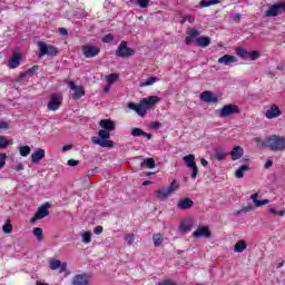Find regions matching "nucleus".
Listing matches in <instances>:
<instances>
[{
	"label": "nucleus",
	"instance_id": "nucleus-1",
	"mask_svg": "<svg viewBox=\"0 0 285 285\" xmlns=\"http://www.w3.org/2000/svg\"><path fill=\"white\" fill-rule=\"evenodd\" d=\"M99 126L102 129L98 131V137H91V141L96 146H100V148H115V141L108 140L110 139V132L116 128L115 121L111 119H102L100 120Z\"/></svg>",
	"mask_w": 285,
	"mask_h": 285
},
{
	"label": "nucleus",
	"instance_id": "nucleus-2",
	"mask_svg": "<svg viewBox=\"0 0 285 285\" xmlns=\"http://www.w3.org/2000/svg\"><path fill=\"white\" fill-rule=\"evenodd\" d=\"M159 101H161V98L157 96H149L148 98L141 99L138 105L135 102H128L127 108L137 112L139 117H146V115H148V110L155 108Z\"/></svg>",
	"mask_w": 285,
	"mask_h": 285
},
{
	"label": "nucleus",
	"instance_id": "nucleus-3",
	"mask_svg": "<svg viewBox=\"0 0 285 285\" xmlns=\"http://www.w3.org/2000/svg\"><path fill=\"white\" fill-rule=\"evenodd\" d=\"M265 148L273 150L274 153H282L285 150V137L279 135H272L263 142Z\"/></svg>",
	"mask_w": 285,
	"mask_h": 285
},
{
	"label": "nucleus",
	"instance_id": "nucleus-4",
	"mask_svg": "<svg viewBox=\"0 0 285 285\" xmlns=\"http://www.w3.org/2000/svg\"><path fill=\"white\" fill-rule=\"evenodd\" d=\"M135 49L129 48L128 42L122 40L116 50V57L120 59H130V57H135Z\"/></svg>",
	"mask_w": 285,
	"mask_h": 285
},
{
	"label": "nucleus",
	"instance_id": "nucleus-5",
	"mask_svg": "<svg viewBox=\"0 0 285 285\" xmlns=\"http://www.w3.org/2000/svg\"><path fill=\"white\" fill-rule=\"evenodd\" d=\"M39 57H57L59 55V48L55 46H47L46 42H39Z\"/></svg>",
	"mask_w": 285,
	"mask_h": 285
},
{
	"label": "nucleus",
	"instance_id": "nucleus-6",
	"mask_svg": "<svg viewBox=\"0 0 285 285\" xmlns=\"http://www.w3.org/2000/svg\"><path fill=\"white\" fill-rule=\"evenodd\" d=\"M81 52L86 59H95V57L99 56L101 49L92 45H83L81 46Z\"/></svg>",
	"mask_w": 285,
	"mask_h": 285
},
{
	"label": "nucleus",
	"instance_id": "nucleus-7",
	"mask_svg": "<svg viewBox=\"0 0 285 285\" xmlns=\"http://www.w3.org/2000/svg\"><path fill=\"white\" fill-rule=\"evenodd\" d=\"M230 115H239V106H237V105H225L220 109L218 117H220V119H224L226 117H230Z\"/></svg>",
	"mask_w": 285,
	"mask_h": 285
},
{
	"label": "nucleus",
	"instance_id": "nucleus-8",
	"mask_svg": "<svg viewBox=\"0 0 285 285\" xmlns=\"http://www.w3.org/2000/svg\"><path fill=\"white\" fill-rule=\"evenodd\" d=\"M282 12H285V2L272 4L266 11L265 17H279Z\"/></svg>",
	"mask_w": 285,
	"mask_h": 285
},
{
	"label": "nucleus",
	"instance_id": "nucleus-9",
	"mask_svg": "<svg viewBox=\"0 0 285 285\" xmlns=\"http://www.w3.org/2000/svg\"><path fill=\"white\" fill-rule=\"evenodd\" d=\"M48 208H50V203H46L45 205L40 206L35 216L31 217V224H35V222L39 219H43V217H48V215H50V210H48Z\"/></svg>",
	"mask_w": 285,
	"mask_h": 285
},
{
	"label": "nucleus",
	"instance_id": "nucleus-10",
	"mask_svg": "<svg viewBox=\"0 0 285 285\" xmlns=\"http://www.w3.org/2000/svg\"><path fill=\"white\" fill-rule=\"evenodd\" d=\"M70 90H73V94H72V99L75 101L81 99V97H85L86 96V90L83 89V87L81 86H77V83H75V81H70L68 83Z\"/></svg>",
	"mask_w": 285,
	"mask_h": 285
},
{
	"label": "nucleus",
	"instance_id": "nucleus-11",
	"mask_svg": "<svg viewBox=\"0 0 285 285\" xmlns=\"http://www.w3.org/2000/svg\"><path fill=\"white\" fill-rule=\"evenodd\" d=\"M49 268L51 271H58L60 273H66L68 271V263H61V261L53 258L49 262Z\"/></svg>",
	"mask_w": 285,
	"mask_h": 285
},
{
	"label": "nucleus",
	"instance_id": "nucleus-12",
	"mask_svg": "<svg viewBox=\"0 0 285 285\" xmlns=\"http://www.w3.org/2000/svg\"><path fill=\"white\" fill-rule=\"evenodd\" d=\"M72 285H89L90 284V276L86 273L76 274L71 281Z\"/></svg>",
	"mask_w": 285,
	"mask_h": 285
},
{
	"label": "nucleus",
	"instance_id": "nucleus-13",
	"mask_svg": "<svg viewBox=\"0 0 285 285\" xmlns=\"http://www.w3.org/2000/svg\"><path fill=\"white\" fill-rule=\"evenodd\" d=\"M210 235L212 233L208 226H200L193 233V237H195L196 239H199V237H205L206 239H208Z\"/></svg>",
	"mask_w": 285,
	"mask_h": 285
},
{
	"label": "nucleus",
	"instance_id": "nucleus-14",
	"mask_svg": "<svg viewBox=\"0 0 285 285\" xmlns=\"http://www.w3.org/2000/svg\"><path fill=\"white\" fill-rule=\"evenodd\" d=\"M282 115V110L277 105H272L269 109L265 112L267 119H277Z\"/></svg>",
	"mask_w": 285,
	"mask_h": 285
},
{
	"label": "nucleus",
	"instance_id": "nucleus-15",
	"mask_svg": "<svg viewBox=\"0 0 285 285\" xmlns=\"http://www.w3.org/2000/svg\"><path fill=\"white\" fill-rule=\"evenodd\" d=\"M200 101L205 104H217V96H214L213 91L205 90L200 94Z\"/></svg>",
	"mask_w": 285,
	"mask_h": 285
},
{
	"label": "nucleus",
	"instance_id": "nucleus-16",
	"mask_svg": "<svg viewBox=\"0 0 285 285\" xmlns=\"http://www.w3.org/2000/svg\"><path fill=\"white\" fill-rule=\"evenodd\" d=\"M193 206H195V202L188 197L181 198L177 204L179 210H188L193 208Z\"/></svg>",
	"mask_w": 285,
	"mask_h": 285
},
{
	"label": "nucleus",
	"instance_id": "nucleus-17",
	"mask_svg": "<svg viewBox=\"0 0 285 285\" xmlns=\"http://www.w3.org/2000/svg\"><path fill=\"white\" fill-rule=\"evenodd\" d=\"M59 106H61V101H59V97L57 94H52L50 96V101L47 105L48 110L56 111L59 110Z\"/></svg>",
	"mask_w": 285,
	"mask_h": 285
},
{
	"label": "nucleus",
	"instance_id": "nucleus-18",
	"mask_svg": "<svg viewBox=\"0 0 285 285\" xmlns=\"http://www.w3.org/2000/svg\"><path fill=\"white\" fill-rule=\"evenodd\" d=\"M21 63V53L14 51L12 57L9 58V68L14 70V68H19Z\"/></svg>",
	"mask_w": 285,
	"mask_h": 285
},
{
	"label": "nucleus",
	"instance_id": "nucleus-19",
	"mask_svg": "<svg viewBox=\"0 0 285 285\" xmlns=\"http://www.w3.org/2000/svg\"><path fill=\"white\" fill-rule=\"evenodd\" d=\"M45 157H46V149L40 148L33 154H31V161L32 164H39V161H41V159H43Z\"/></svg>",
	"mask_w": 285,
	"mask_h": 285
},
{
	"label": "nucleus",
	"instance_id": "nucleus-20",
	"mask_svg": "<svg viewBox=\"0 0 285 285\" xmlns=\"http://www.w3.org/2000/svg\"><path fill=\"white\" fill-rule=\"evenodd\" d=\"M237 57L232 55H225L218 59V63H223L224 66H230V63H236Z\"/></svg>",
	"mask_w": 285,
	"mask_h": 285
},
{
	"label": "nucleus",
	"instance_id": "nucleus-21",
	"mask_svg": "<svg viewBox=\"0 0 285 285\" xmlns=\"http://www.w3.org/2000/svg\"><path fill=\"white\" fill-rule=\"evenodd\" d=\"M131 136L132 137H146L148 140L153 139V134H148L138 127L131 129Z\"/></svg>",
	"mask_w": 285,
	"mask_h": 285
},
{
	"label": "nucleus",
	"instance_id": "nucleus-22",
	"mask_svg": "<svg viewBox=\"0 0 285 285\" xmlns=\"http://www.w3.org/2000/svg\"><path fill=\"white\" fill-rule=\"evenodd\" d=\"M229 155L232 156L233 161H237V159H242L244 155V148L236 146L233 148Z\"/></svg>",
	"mask_w": 285,
	"mask_h": 285
},
{
	"label": "nucleus",
	"instance_id": "nucleus-23",
	"mask_svg": "<svg viewBox=\"0 0 285 285\" xmlns=\"http://www.w3.org/2000/svg\"><path fill=\"white\" fill-rule=\"evenodd\" d=\"M195 42L199 48H208L210 46V37L200 36L195 39Z\"/></svg>",
	"mask_w": 285,
	"mask_h": 285
},
{
	"label": "nucleus",
	"instance_id": "nucleus-24",
	"mask_svg": "<svg viewBox=\"0 0 285 285\" xmlns=\"http://www.w3.org/2000/svg\"><path fill=\"white\" fill-rule=\"evenodd\" d=\"M258 197H259L258 194L250 195V199L254 202V205L256 206V208H262V206H266V204H271V200L268 199L259 200Z\"/></svg>",
	"mask_w": 285,
	"mask_h": 285
},
{
	"label": "nucleus",
	"instance_id": "nucleus-25",
	"mask_svg": "<svg viewBox=\"0 0 285 285\" xmlns=\"http://www.w3.org/2000/svg\"><path fill=\"white\" fill-rule=\"evenodd\" d=\"M155 197H157V199H168V197H170V191H168V188H161V189H157L155 191Z\"/></svg>",
	"mask_w": 285,
	"mask_h": 285
},
{
	"label": "nucleus",
	"instance_id": "nucleus-26",
	"mask_svg": "<svg viewBox=\"0 0 285 285\" xmlns=\"http://www.w3.org/2000/svg\"><path fill=\"white\" fill-rule=\"evenodd\" d=\"M250 170L249 165H242L236 171L235 177L236 179H244V173H248Z\"/></svg>",
	"mask_w": 285,
	"mask_h": 285
},
{
	"label": "nucleus",
	"instance_id": "nucleus-27",
	"mask_svg": "<svg viewBox=\"0 0 285 285\" xmlns=\"http://www.w3.org/2000/svg\"><path fill=\"white\" fill-rule=\"evenodd\" d=\"M248 248V243L246 240H238L235 246H234V252L235 253H244Z\"/></svg>",
	"mask_w": 285,
	"mask_h": 285
},
{
	"label": "nucleus",
	"instance_id": "nucleus-28",
	"mask_svg": "<svg viewBox=\"0 0 285 285\" xmlns=\"http://www.w3.org/2000/svg\"><path fill=\"white\" fill-rule=\"evenodd\" d=\"M183 161H185L187 168H191L193 166L197 165V163H195V155L193 154L183 157Z\"/></svg>",
	"mask_w": 285,
	"mask_h": 285
},
{
	"label": "nucleus",
	"instance_id": "nucleus-29",
	"mask_svg": "<svg viewBox=\"0 0 285 285\" xmlns=\"http://www.w3.org/2000/svg\"><path fill=\"white\" fill-rule=\"evenodd\" d=\"M153 240H154V246L156 248H159V246H161V244H164V235L161 234H154L153 236Z\"/></svg>",
	"mask_w": 285,
	"mask_h": 285
},
{
	"label": "nucleus",
	"instance_id": "nucleus-30",
	"mask_svg": "<svg viewBox=\"0 0 285 285\" xmlns=\"http://www.w3.org/2000/svg\"><path fill=\"white\" fill-rule=\"evenodd\" d=\"M217 3H220L219 0H202L199 2V8H210V6H217Z\"/></svg>",
	"mask_w": 285,
	"mask_h": 285
},
{
	"label": "nucleus",
	"instance_id": "nucleus-31",
	"mask_svg": "<svg viewBox=\"0 0 285 285\" xmlns=\"http://www.w3.org/2000/svg\"><path fill=\"white\" fill-rule=\"evenodd\" d=\"M32 233L38 242H43V229L41 227H35Z\"/></svg>",
	"mask_w": 285,
	"mask_h": 285
},
{
	"label": "nucleus",
	"instance_id": "nucleus-32",
	"mask_svg": "<svg viewBox=\"0 0 285 285\" xmlns=\"http://www.w3.org/2000/svg\"><path fill=\"white\" fill-rule=\"evenodd\" d=\"M215 159H217V161H224V159H226V151H224V149H216Z\"/></svg>",
	"mask_w": 285,
	"mask_h": 285
},
{
	"label": "nucleus",
	"instance_id": "nucleus-33",
	"mask_svg": "<svg viewBox=\"0 0 285 285\" xmlns=\"http://www.w3.org/2000/svg\"><path fill=\"white\" fill-rule=\"evenodd\" d=\"M141 168H144V166H146V168H155V159L154 158H147L145 159L141 164H140Z\"/></svg>",
	"mask_w": 285,
	"mask_h": 285
},
{
	"label": "nucleus",
	"instance_id": "nucleus-34",
	"mask_svg": "<svg viewBox=\"0 0 285 285\" xmlns=\"http://www.w3.org/2000/svg\"><path fill=\"white\" fill-rule=\"evenodd\" d=\"M169 195H173L176 190H179V181L173 180L171 184L167 187Z\"/></svg>",
	"mask_w": 285,
	"mask_h": 285
},
{
	"label": "nucleus",
	"instance_id": "nucleus-35",
	"mask_svg": "<svg viewBox=\"0 0 285 285\" xmlns=\"http://www.w3.org/2000/svg\"><path fill=\"white\" fill-rule=\"evenodd\" d=\"M236 55L238 57H240L242 59H247L248 57V51H246V49L242 48V47H238L236 48Z\"/></svg>",
	"mask_w": 285,
	"mask_h": 285
},
{
	"label": "nucleus",
	"instance_id": "nucleus-36",
	"mask_svg": "<svg viewBox=\"0 0 285 285\" xmlns=\"http://www.w3.org/2000/svg\"><path fill=\"white\" fill-rule=\"evenodd\" d=\"M249 61H256V59H259V52L258 51H247V58Z\"/></svg>",
	"mask_w": 285,
	"mask_h": 285
},
{
	"label": "nucleus",
	"instance_id": "nucleus-37",
	"mask_svg": "<svg viewBox=\"0 0 285 285\" xmlns=\"http://www.w3.org/2000/svg\"><path fill=\"white\" fill-rule=\"evenodd\" d=\"M157 82V77H150L144 82H140V88H146V86H153V83Z\"/></svg>",
	"mask_w": 285,
	"mask_h": 285
},
{
	"label": "nucleus",
	"instance_id": "nucleus-38",
	"mask_svg": "<svg viewBox=\"0 0 285 285\" xmlns=\"http://www.w3.org/2000/svg\"><path fill=\"white\" fill-rule=\"evenodd\" d=\"M30 151L31 149H30V146L28 145L20 147V150H19L21 157H28V155H30Z\"/></svg>",
	"mask_w": 285,
	"mask_h": 285
},
{
	"label": "nucleus",
	"instance_id": "nucleus-39",
	"mask_svg": "<svg viewBox=\"0 0 285 285\" xmlns=\"http://www.w3.org/2000/svg\"><path fill=\"white\" fill-rule=\"evenodd\" d=\"M2 232L6 235H10V233H12V224H10V220H7V223L2 226Z\"/></svg>",
	"mask_w": 285,
	"mask_h": 285
},
{
	"label": "nucleus",
	"instance_id": "nucleus-40",
	"mask_svg": "<svg viewBox=\"0 0 285 285\" xmlns=\"http://www.w3.org/2000/svg\"><path fill=\"white\" fill-rule=\"evenodd\" d=\"M82 242L83 244H90V242H92V234L90 232H85L82 234Z\"/></svg>",
	"mask_w": 285,
	"mask_h": 285
},
{
	"label": "nucleus",
	"instance_id": "nucleus-41",
	"mask_svg": "<svg viewBox=\"0 0 285 285\" xmlns=\"http://www.w3.org/2000/svg\"><path fill=\"white\" fill-rule=\"evenodd\" d=\"M136 6H139V8H148L150 6V0H136Z\"/></svg>",
	"mask_w": 285,
	"mask_h": 285
},
{
	"label": "nucleus",
	"instance_id": "nucleus-42",
	"mask_svg": "<svg viewBox=\"0 0 285 285\" xmlns=\"http://www.w3.org/2000/svg\"><path fill=\"white\" fill-rule=\"evenodd\" d=\"M125 242H127L128 246H132L135 244V234L125 235Z\"/></svg>",
	"mask_w": 285,
	"mask_h": 285
},
{
	"label": "nucleus",
	"instance_id": "nucleus-43",
	"mask_svg": "<svg viewBox=\"0 0 285 285\" xmlns=\"http://www.w3.org/2000/svg\"><path fill=\"white\" fill-rule=\"evenodd\" d=\"M108 83H114L117 79H119V75L110 73L106 77Z\"/></svg>",
	"mask_w": 285,
	"mask_h": 285
},
{
	"label": "nucleus",
	"instance_id": "nucleus-44",
	"mask_svg": "<svg viewBox=\"0 0 285 285\" xmlns=\"http://www.w3.org/2000/svg\"><path fill=\"white\" fill-rule=\"evenodd\" d=\"M189 168L191 169V179H197V174L199 173V167H197V165H194Z\"/></svg>",
	"mask_w": 285,
	"mask_h": 285
},
{
	"label": "nucleus",
	"instance_id": "nucleus-45",
	"mask_svg": "<svg viewBox=\"0 0 285 285\" xmlns=\"http://www.w3.org/2000/svg\"><path fill=\"white\" fill-rule=\"evenodd\" d=\"M115 40V36L112 33H108L102 38V43H110Z\"/></svg>",
	"mask_w": 285,
	"mask_h": 285
},
{
	"label": "nucleus",
	"instance_id": "nucleus-46",
	"mask_svg": "<svg viewBox=\"0 0 285 285\" xmlns=\"http://www.w3.org/2000/svg\"><path fill=\"white\" fill-rule=\"evenodd\" d=\"M0 148H8L6 136H0Z\"/></svg>",
	"mask_w": 285,
	"mask_h": 285
},
{
	"label": "nucleus",
	"instance_id": "nucleus-47",
	"mask_svg": "<svg viewBox=\"0 0 285 285\" xmlns=\"http://www.w3.org/2000/svg\"><path fill=\"white\" fill-rule=\"evenodd\" d=\"M188 35L191 39H195V37H199V31H197V29H190Z\"/></svg>",
	"mask_w": 285,
	"mask_h": 285
},
{
	"label": "nucleus",
	"instance_id": "nucleus-48",
	"mask_svg": "<svg viewBox=\"0 0 285 285\" xmlns=\"http://www.w3.org/2000/svg\"><path fill=\"white\" fill-rule=\"evenodd\" d=\"M39 70V66L35 65L31 68L28 69V75H35Z\"/></svg>",
	"mask_w": 285,
	"mask_h": 285
},
{
	"label": "nucleus",
	"instance_id": "nucleus-49",
	"mask_svg": "<svg viewBox=\"0 0 285 285\" xmlns=\"http://www.w3.org/2000/svg\"><path fill=\"white\" fill-rule=\"evenodd\" d=\"M95 235H101L104 233V226L98 225L95 229H94Z\"/></svg>",
	"mask_w": 285,
	"mask_h": 285
},
{
	"label": "nucleus",
	"instance_id": "nucleus-50",
	"mask_svg": "<svg viewBox=\"0 0 285 285\" xmlns=\"http://www.w3.org/2000/svg\"><path fill=\"white\" fill-rule=\"evenodd\" d=\"M68 166H72V167H75V166H79V160H76V159H69V160H68Z\"/></svg>",
	"mask_w": 285,
	"mask_h": 285
},
{
	"label": "nucleus",
	"instance_id": "nucleus-51",
	"mask_svg": "<svg viewBox=\"0 0 285 285\" xmlns=\"http://www.w3.org/2000/svg\"><path fill=\"white\" fill-rule=\"evenodd\" d=\"M253 205H247L245 207L242 208L243 213H250V210H253Z\"/></svg>",
	"mask_w": 285,
	"mask_h": 285
},
{
	"label": "nucleus",
	"instance_id": "nucleus-52",
	"mask_svg": "<svg viewBox=\"0 0 285 285\" xmlns=\"http://www.w3.org/2000/svg\"><path fill=\"white\" fill-rule=\"evenodd\" d=\"M0 130H8V122L0 121Z\"/></svg>",
	"mask_w": 285,
	"mask_h": 285
},
{
	"label": "nucleus",
	"instance_id": "nucleus-53",
	"mask_svg": "<svg viewBox=\"0 0 285 285\" xmlns=\"http://www.w3.org/2000/svg\"><path fill=\"white\" fill-rule=\"evenodd\" d=\"M151 128H154L155 130H158V128H161V122H153Z\"/></svg>",
	"mask_w": 285,
	"mask_h": 285
},
{
	"label": "nucleus",
	"instance_id": "nucleus-54",
	"mask_svg": "<svg viewBox=\"0 0 285 285\" xmlns=\"http://www.w3.org/2000/svg\"><path fill=\"white\" fill-rule=\"evenodd\" d=\"M6 159H8V156L6 154H0V163L6 164Z\"/></svg>",
	"mask_w": 285,
	"mask_h": 285
},
{
	"label": "nucleus",
	"instance_id": "nucleus-55",
	"mask_svg": "<svg viewBox=\"0 0 285 285\" xmlns=\"http://www.w3.org/2000/svg\"><path fill=\"white\" fill-rule=\"evenodd\" d=\"M67 150H72V145H66L62 147V153H67Z\"/></svg>",
	"mask_w": 285,
	"mask_h": 285
},
{
	"label": "nucleus",
	"instance_id": "nucleus-56",
	"mask_svg": "<svg viewBox=\"0 0 285 285\" xmlns=\"http://www.w3.org/2000/svg\"><path fill=\"white\" fill-rule=\"evenodd\" d=\"M185 43H186V46H190L193 43V38L186 37Z\"/></svg>",
	"mask_w": 285,
	"mask_h": 285
},
{
	"label": "nucleus",
	"instance_id": "nucleus-57",
	"mask_svg": "<svg viewBox=\"0 0 285 285\" xmlns=\"http://www.w3.org/2000/svg\"><path fill=\"white\" fill-rule=\"evenodd\" d=\"M273 166V160L268 159L265 163V168H271Z\"/></svg>",
	"mask_w": 285,
	"mask_h": 285
},
{
	"label": "nucleus",
	"instance_id": "nucleus-58",
	"mask_svg": "<svg viewBox=\"0 0 285 285\" xmlns=\"http://www.w3.org/2000/svg\"><path fill=\"white\" fill-rule=\"evenodd\" d=\"M59 32H60V35L66 36V35H68V29H66V28H59Z\"/></svg>",
	"mask_w": 285,
	"mask_h": 285
},
{
	"label": "nucleus",
	"instance_id": "nucleus-59",
	"mask_svg": "<svg viewBox=\"0 0 285 285\" xmlns=\"http://www.w3.org/2000/svg\"><path fill=\"white\" fill-rule=\"evenodd\" d=\"M200 164H202V166L206 167V166H208V160H206V158H202Z\"/></svg>",
	"mask_w": 285,
	"mask_h": 285
},
{
	"label": "nucleus",
	"instance_id": "nucleus-60",
	"mask_svg": "<svg viewBox=\"0 0 285 285\" xmlns=\"http://www.w3.org/2000/svg\"><path fill=\"white\" fill-rule=\"evenodd\" d=\"M158 285H175V284L170 283V281H163Z\"/></svg>",
	"mask_w": 285,
	"mask_h": 285
},
{
	"label": "nucleus",
	"instance_id": "nucleus-61",
	"mask_svg": "<svg viewBox=\"0 0 285 285\" xmlns=\"http://www.w3.org/2000/svg\"><path fill=\"white\" fill-rule=\"evenodd\" d=\"M180 228L183 230H188V228H190V226L188 224H181Z\"/></svg>",
	"mask_w": 285,
	"mask_h": 285
},
{
	"label": "nucleus",
	"instance_id": "nucleus-62",
	"mask_svg": "<svg viewBox=\"0 0 285 285\" xmlns=\"http://www.w3.org/2000/svg\"><path fill=\"white\" fill-rule=\"evenodd\" d=\"M185 18L189 23H193V21H195V18H193L191 16H186Z\"/></svg>",
	"mask_w": 285,
	"mask_h": 285
},
{
	"label": "nucleus",
	"instance_id": "nucleus-63",
	"mask_svg": "<svg viewBox=\"0 0 285 285\" xmlns=\"http://www.w3.org/2000/svg\"><path fill=\"white\" fill-rule=\"evenodd\" d=\"M16 170H23V165L22 164H18L16 166Z\"/></svg>",
	"mask_w": 285,
	"mask_h": 285
},
{
	"label": "nucleus",
	"instance_id": "nucleus-64",
	"mask_svg": "<svg viewBox=\"0 0 285 285\" xmlns=\"http://www.w3.org/2000/svg\"><path fill=\"white\" fill-rule=\"evenodd\" d=\"M36 285H49L48 283H42L41 281H36Z\"/></svg>",
	"mask_w": 285,
	"mask_h": 285
}]
</instances>
